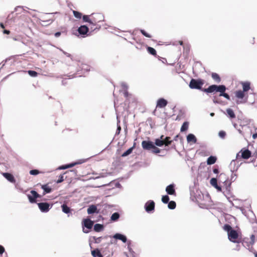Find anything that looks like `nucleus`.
I'll return each instance as SVG.
<instances>
[{"label": "nucleus", "instance_id": "1", "mask_svg": "<svg viewBox=\"0 0 257 257\" xmlns=\"http://www.w3.org/2000/svg\"><path fill=\"white\" fill-rule=\"evenodd\" d=\"M204 84V80L201 79H195L192 78L189 83V87L191 89H199L202 90V87Z\"/></svg>", "mask_w": 257, "mask_h": 257}, {"label": "nucleus", "instance_id": "2", "mask_svg": "<svg viewBox=\"0 0 257 257\" xmlns=\"http://www.w3.org/2000/svg\"><path fill=\"white\" fill-rule=\"evenodd\" d=\"M219 182L224 184L225 186L226 189L228 190L231 185L230 181L227 178L226 175L224 173H221L218 176Z\"/></svg>", "mask_w": 257, "mask_h": 257}, {"label": "nucleus", "instance_id": "3", "mask_svg": "<svg viewBox=\"0 0 257 257\" xmlns=\"http://www.w3.org/2000/svg\"><path fill=\"white\" fill-rule=\"evenodd\" d=\"M104 17L100 13L93 14L91 15V24L95 26L98 23L103 21Z\"/></svg>", "mask_w": 257, "mask_h": 257}, {"label": "nucleus", "instance_id": "4", "mask_svg": "<svg viewBox=\"0 0 257 257\" xmlns=\"http://www.w3.org/2000/svg\"><path fill=\"white\" fill-rule=\"evenodd\" d=\"M228 239L232 242H234V243L239 242V241H238L237 240V239L238 238V234L237 232L234 229H233L232 230L230 231V232H228Z\"/></svg>", "mask_w": 257, "mask_h": 257}, {"label": "nucleus", "instance_id": "5", "mask_svg": "<svg viewBox=\"0 0 257 257\" xmlns=\"http://www.w3.org/2000/svg\"><path fill=\"white\" fill-rule=\"evenodd\" d=\"M27 196L29 201L32 203H36V199L41 197V196L34 190L31 191L30 194Z\"/></svg>", "mask_w": 257, "mask_h": 257}, {"label": "nucleus", "instance_id": "6", "mask_svg": "<svg viewBox=\"0 0 257 257\" xmlns=\"http://www.w3.org/2000/svg\"><path fill=\"white\" fill-rule=\"evenodd\" d=\"M241 154V157L244 159H248L251 156V152L248 149H242L238 154H237L236 158H238L239 156V154Z\"/></svg>", "mask_w": 257, "mask_h": 257}, {"label": "nucleus", "instance_id": "7", "mask_svg": "<svg viewBox=\"0 0 257 257\" xmlns=\"http://www.w3.org/2000/svg\"><path fill=\"white\" fill-rule=\"evenodd\" d=\"M38 207L40 210L43 212H47L50 209V204L46 202H42L38 203Z\"/></svg>", "mask_w": 257, "mask_h": 257}, {"label": "nucleus", "instance_id": "8", "mask_svg": "<svg viewBox=\"0 0 257 257\" xmlns=\"http://www.w3.org/2000/svg\"><path fill=\"white\" fill-rule=\"evenodd\" d=\"M145 207L147 212L154 210L155 208V202L152 200H149L146 203Z\"/></svg>", "mask_w": 257, "mask_h": 257}, {"label": "nucleus", "instance_id": "9", "mask_svg": "<svg viewBox=\"0 0 257 257\" xmlns=\"http://www.w3.org/2000/svg\"><path fill=\"white\" fill-rule=\"evenodd\" d=\"M154 144L152 142L143 141L142 143V146L144 150H151Z\"/></svg>", "mask_w": 257, "mask_h": 257}, {"label": "nucleus", "instance_id": "10", "mask_svg": "<svg viewBox=\"0 0 257 257\" xmlns=\"http://www.w3.org/2000/svg\"><path fill=\"white\" fill-rule=\"evenodd\" d=\"M168 104L167 101L164 98H161L158 100L156 107L164 108Z\"/></svg>", "mask_w": 257, "mask_h": 257}, {"label": "nucleus", "instance_id": "11", "mask_svg": "<svg viewBox=\"0 0 257 257\" xmlns=\"http://www.w3.org/2000/svg\"><path fill=\"white\" fill-rule=\"evenodd\" d=\"M210 183L218 191L221 192L222 191L221 187L217 184V180L216 178H213L211 179Z\"/></svg>", "mask_w": 257, "mask_h": 257}, {"label": "nucleus", "instance_id": "12", "mask_svg": "<svg viewBox=\"0 0 257 257\" xmlns=\"http://www.w3.org/2000/svg\"><path fill=\"white\" fill-rule=\"evenodd\" d=\"M2 174L3 176L10 182L13 183H15L16 182V180L12 174L9 173H3Z\"/></svg>", "mask_w": 257, "mask_h": 257}, {"label": "nucleus", "instance_id": "13", "mask_svg": "<svg viewBox=\"0 0 257 257\" xmlns=\"http://www.w3.org/2000/svg\"><path fill=\"white\" fill-rule=\"evenodd\" d=\"M88 31V28L85 25L81 26L78 29V32L80 35H86Z\"/></svg>", "mask_w": 257, "mask_h": 257}, {"label": "nucleus", "instance_id": "14", "mask_svg": "<svg viewBox=\"0 0 257 257\" xmlns=\"http://www.w3.org/2000/svg\"><path fill=\"white\" fill-rule=\"evenodd\" d=\"M93 225V222L90 219H84L83 220V225L88 229H91Z\"/></svg>", "mask_w": 257, "mask_h": 257}, {"label": "nucleus", "instance_id": "15", "mask_svg": "<svg viewBox=\"0 0 257 257\" xmlns=\"http://www.w3.org/2000/svg\"><path fill=\"white\" fill-rule=\"evenodd\" d=\"M39 184H38L37 185L38 186ZM41 187L42 189L44 190V192L43 193V195H45L47 193H50L52 191V189L48 186V184L45 185H41Z\"/></svg>", "mask_w": 257, "mask_h": 257}, {"label": "nucleus", "instance_id": "16", "mask_svg": "<svg viewBox=\"0 0 257 257\" xmlns=\"http://www.w3.org/2000/svg\"><path fill=\"white\" fill-rule=\"evenodd\" d=\"M166 191L167 193L169 195L175 194V190L174 189V186L173 184L169 185L166 187Z\"/></svg>", "mask_w": 257, "mask_h": 257}, {"label": "nucleus", "instance_id": "17", "mask_svg": "<svg viewBox=\"0 0 257 257\" xmlns=\"http://www.w3.org/2000/svg\"><path fill=\"white\" fill-rule=\"evenodd\" d=\"M113 237L117 239L121 240L123 242L125 243L126 242L127 239L125 236L119 234V233H116L114 236Z\"/></svg>", "mask_w": 257, "mask_h": 257}, {"label": "nucleus", "instance_id": "18", "mask_svg": "<svg viewBox=\"0 0 257 257\" xmlns=\"http://www.w3.org/2000/svg\"><path fill=\"white\" fill-rule=\"evenodd\" d=\"M202 91L205 92L206 93H212L214 91H216L215 85H212L209 86V87H208L207 88H204L202 89Z\"/></svg>", "mask_w": 257, "mask_h": 257}, {"label": "nucleus", "instance_id": "19", "mask_svg": "<svg viewBox=\"0 0 257 257\" xmlns=\"http://www.w3.org/2000/svg\"><path fill=\"white\" fill-rule=\"evenodd\" d=\"M187 141L188 143L193 142L195 143L197 142V139L194 135L190 134L187 136Z\"/></svg>", "mask_w": 257, "mask_h": 257}, {"label": "nucleus", "instance_id": "20", "mask_svg": "<svg viewBox=\"0 0 257 257\" xmlns=\"http://www.w3.org/2000/svg\"><path fill=\"white\" fill-rule=\"evenodd\" d=\"M216 92H219L220 93L224 92L226 90V87L223 85H215Z\"/></svg>", "mask_w": 257, "mask_h": 257}, {"label": "nucleus", "instance_id": "21", "mask_svg": "<svg viewBox=\"0 0 257 257\" xmlns=\"http://www.w3.org/2000/svg\"><path fill=\"white\" fill-rule=\"evenodd\" d=\"M235 96L238 99H242L244 97V92L242 90H238L235 92Z\"/></svg>", "mask_w": 257, "mask_h": 257}, {"label": "nucleus", "instance_id": "22", "mask_svg": "<svg viewBox=\"0 0 257 257\" xmlns=\"http://www.w3.org/2000/svg\"><path fill=\"white\" fill-rule=\"evenodd\" d=\"M226 113L228 116L231 118H234L235 117V114L233 111V110L231 108H227L226 109Z\"/></svg>", "mask_w": 257, "mask_h": 257}, {"label": "nucleus", "instance_id": "23", "mask_svg": "<svg viewBox=\"0 0 257 257\" xmlns=\"http://www.w3.org/2000/svg\"><path fill=\"white\" fill-rule=\"evenodd\" d=\"M91 254L93 257H102V255L98 249H96L91 251Z\"/></svg>", "mask_w": 257, "mask_h": 257}, {"label": "nucleus", "instance_id": "24", "mask_svg": "<svg viewBox=\"0 0 257 257\" xmlns=\"http://www.w3.org/2000/svg\"><path fill=\"white\" fill-rule=\"evenodd\" d=\"M97 210V208L95 205H91L87 209V213L89 214L95 212Z\"/></svg>", "mask_w": 257, "mask_h": 257}, {"label": "nucleus", "instance_id": "25", "mask_svg": "<svg viewBox=\"0 0 257 257\" xmlns=\"http://www.w3.org/2000/svg\"><path fill=\"white\" fill-rule=\"evenodd\" d=\"M211 77L217 83H219L221 81V79L219 75L216 73H212Z\"/></svg>", "mask_w": 257, "mask_h": 257}, {"label": "nucleus", "instance_id": "26", "mask_svg": "<svg viewBox=\"0 0 257 257\" xmlns=\"http://www.w3.org/2000/svg\"><path fill=\"white\" fill-rule=\"evenodd\" d=\"M216 158L213 156L209 157L207 160V163L208 165H212L216 162Z\"/></svg>", "mask_w": 257, "mask_h": 257}, {"label": "nucleus", "instance_id": "27", "mask_svg": "<svg viewBox=\"0 0 257 257\" xmlns=\"http://www.w3.org/2000/svg\"><path fill=\"white\" fill-rule=\"evenodd\" d=\"M63 212L68 214L70 212V208L66 204H63L61 206Z\"/></svg>", "mask_w": 257, "mask_h": 257}, {"label": "nucleus", "instance_id": "28", "mask_svg": "<svg viewBox=\"0 0 257 257\" xmlns=\"http://www.w3.org/2000/svg\"><path fill=\"white\" fill-rule=\"evenodd\" d=\"M243 92H246L250 89V84L248 82H244L242 83Z\"/></svg>", "mask_w": 257, "mask_h": 257}, {"label": "nucleus", "instance_id": "29", "mask_svg": "<svg viewBox=\"0 0 257 257\" xmlns=\"http://www.w3.org/2000/svg\"><path fill=\"white\" fill-rule=\"evenodd\" d=\"M147 49L148 52L150 54H152V55H153L154 56H157V54L156 51L153 48L151 47H148Z\"/></svg>", "mask_w": 257, "mask_h": 257}, {"label": "nucleus", "instance_id": "30", "mask_svg": "<svg viewBox=\"0 0 257 257\" xmlns=\"http://www.w3.org/2000/svg\"><path fill=\"white\" fill-rule=\"evenodd\" d=\"M135 144H134V145L133 147L128 149L126 151H125V152H124L122 155H121V156L124 157H125V156H128V155H130V154L132 153L134 148H135Z\"/></svg>", "mask_w": 257, "mask_h": 257}, {"label": "nucleus", "instance_id": "31", "mask_svg": "<svg viewBox=\"0 0 257 257\" xmlns=\"http://www.w3.org/2000/svg\"><path fill=\"white\" fill-rule=\"evenodd\" d=\"M188 126H189L188 122H187V121L184 122L183 123V124L181 127V132H185V131H187L188 128Z\"/></svg>", "mask_w": 257, "mask_h": 257}, {"label": "nucleus", "instance_id": "32", "mask_svg": "<svg viewBox=\"0 0 257 257\" xmlns=\"http://www.w3.org/2000/svg\"><path fill=\"white\" fill-rule=\"evenodd\" d=\"M103 228V226L100 224H96L94 226V230L96 232H99L102 230Z\"/></svg>", "mask_w": 257, "mask_h": 257}, {"label": "nucleus", "instance_id": "33", "mask_svg": "<svg viewBox=\"0 0 257 257\" xmlns=\"http://www.w3.org/2000/svg\"><path fill=\"white\" fill-rule=\"evenodd\" d=\"M83 20L84 22H88L91 24V15H84L83 16Z\"/></svg>", "mask_w": 257, "mask_h": 257}, {"label": "nucleus", "instance_id": "34", "mask_svg": "<svg viewBox=\"0 0 257 257\" xmlns=\"http://www.w3.org/2000/svg\"><path fill=\"white\" fill-rule=\"evenodd\" d=\"M155 144L157 146L161 147L164 145V141L159 139H157L155 140Z\"/></svg>", "mask_w": 257, "mask_h": 257}, {"label": "nucleus", "instance_id": "35", "mask_svg": "<svg viewBox=\"0 0 257 257\" xmlns=\"http://www.w3.org/2000/svg\"><path fill=\"white\" fill-rule=\"evenodd\" d=\"M168 206L169 209H174L176 208V204L175 201H171L170 202H168Z\"/></svg>", "mask_w": 257, "mask_h": 257}, {"label": "nucleus", "instance_id": "36", "mask_svg": "<svg viewBox=\"0 0 257 257\" xmlns=\"http://www.w3.org/2000/svg\"><path fill=\"white\" fill-rule=\"evenodd\" d=\"M163 141H164V145L166 146H168L172 142V141L170 140V137H166L165 139L163 140Z\"/></svg>", "mask_w": 257, "mask_h": 257}, {"label": "nucleus", "instance_id": "37", "mask_svg": "<svg viewBox=\"0 0 257 257\" xmlns=\"http://www.w3.org/2000/svg\"><path fill=\"white\" fill-rule=\"evenodd\" d=\"M119 217V214L117 212H115L112 214L111 216V219L113 221H116L118 219Z\"/></svg>", "mask_w": 257, "mask_h": 257}, {"label": "nucleus", "instance_id": "38", "mask_svg": "<svg viewBox=\"0 0 257 257\" xmlns=\"http://www.w3.org/2000/svg\"><path fill=\"white\" fill-rule=\"evenodd\" d=\"M152 152L154 154H158L160 153V149L158 147H156L154 145H153V147L151 149Z\"/></svg>", "mask_w": 257, "mask_h": 257}, {"label": "nucleus", "instance_id": "39", "mask_svg": "<svg viewBox=\"0 0 257 257\" xmlns=\"http://www.w3.org/2000/svg\"><path fill=\"white\" fill-rule=\"evenodd\" d=\"M223 229L224 230L226 231L227 232V233L228 234V232H230L231 230L233 229H232L231 226L229 224H225L223 226Z\"/></svg>", "mask_w": 257, "mask_h": 257}, {"label": "nucleus", "instance_id": "40", "mask_svg": "<svg viewBox=\"0 0 257 257\" xmlns=\"http://www.w3.org/2000/svg\"><path fill=\"white\" fill-rule=\"evenodd\" d=\"M29 75H30L32 77H37L38 76V73L35 71L33 70H28L27 71Z\"/></svg>", "mask_w": 257, "mask_h": 257}, {"label": "nucleus", "instance_id": "41", "mask_svg": "<svg viewBox=\"0 0 257 257\" xmlns=\"http://www.w3.org/2000/svg\"><path fill=\"white\" fill-rule=\"evenodd\" d=\"M73 13L75 18L77 19H80L81 18L82 14L81 13L76 11H73Z\"/></svg>", "mask_w": 257, "mask_h": 257}, {"label": "nucleus", "instance_id": "42", "mask_svg": "<svg viewBox=\"0 0 257 257\" xmlns=\"http://www.w3.org/2000/svg\"><path fill=\"white\" fill-rule=\"evenodd\" d=\"M162 201L164 203H168L169 201V197L168 195L163 196Z\"/></svg>", "mask_w": 257, "mask_h": 257}, {"label": "nucleus", "instance_id": "43", "mask_svg": "<svg viewBox=\"0 0 257 257\" xmlns=\"http://www.w3.org/2000/svg\"><path fill=\"white\" fill-rule=\"evenodd\" d=\"M75 164H76V163H72V164H70L69 165H67L65 166H62L60 167V169H67L69 168H71V167H73Z\"/></svg>", "mask_w": 257, "mask_h": 257}, {"label": "nucleus", "instance_id": "44", "mask_svg": "<svg viewBox=\"0 0 257 257\" xmlns=\"http://www.w3.org/2000/svg\"><path fill=\"white\" fill-rule=\"evenodd\" d=\"M141 33L145 37L147 38H151L152 36L147 33L144 30H140Z\"/></svg>", "mask_w": 257, "mask_h": 257}, {"label": "nucleus", "instance_id": "45", "mask_svg": "<svg viewBox=\"0 0 257 257\" xmlns=\"http://www.w3.org/2000/svg\"><path fill=\"white\" fill-rule=\"evenodd\" d=\"M40 173L38 170H32L30 171V174L32 175H36Z\"/></svg>", "mask_w": 257, "mask_h": 257}, {"label": "nucleus", "instance_id": "46", "mask_svg": "<svg viewBox=\"0 0 257 257\" xmlns=\"http://www.w3.org/2000/svg\"><path fill=\"white\" fill-rule=\"evenodd\" d=\"M102 238V237H96L95 236L93 237L94 242L96 243H100L101 241Z\"/></svg>", "mask_w": 257, "mask_h": 257}, {"label": "nucleus", "instance_id": "47", "mask_svg": "<svg viewBox=\"0 0 257 257\" xmlns=\"http://www.w3.org/2000/svg\"><path fill=\"white\" fill-rule=\"evenodd\" d=\"M219 96H223L225 98H226L227 99L230 100V96H229V95L228 94L225 93V92H223L222 93H220Z\"/></svg>", "mask_w": 257, "mask_h": 257}, {"label": "nucleus", "instance_id": "48", "mask_svg": "<svg viewBox=\"0 0 257 257\" xmlns=\"http://www.w3.org/2000/svg\"><path fill=\"white\" fill-rule=\"evenodd\" d=\"M64 181V176H63V174H61L59 176V179L58 180L56 181V182L57 183H61L62 182H63Z\"/></svg>", "mask_w": 257, "mask_h": 257}, {"label": "nucleus", "instance_id": "49", "mask_svg": "<svg viewBox=\"0 0 257 257\" xmlns=\"http://www.w3.org/2000/svg\"><path fill=\"white\" fill-rule=\"evenodd\" d=\"M219 136L221 138H224L226 136V133L224 131H220L219 133Z\"/></svg>", "mask_w": 257, "mask_h": 257}, {"label": "nucleus", "instance_id": "50", "mask_svg": "<svg viewBox=\"0 0 257 257\" xmlns=\"http://www.w3.org/2000/svg\"><path fill=\"white\" fill-rule=\"evenodd\" d=\"M255 242V236L253 234H252L250 236V243L251 244H253Z\"/></svg>", "mask_w": 257, "mask_h": 257}, {"label": "nucleus", "instance_id": "51", "mask_svg": "<svg viewBox=\"0 0 257 257\" xmlns=\"http://www.w3.org/2000/svg\"><path fill=\"white\" fill-rule=\"evenodd\" d=\"M5 251V248L0 245V254H2Z\"/></svg>", "mask_w": 257, "mask_h": 257}, {"label": "nucleus", "instance_id": "52", "mask_svg": "<svg viewBox=\"0 0 257 257\" xmlns=\"http://www.w3.org/2000/svg\"><path fill=\"white\" fill-rule=\"evenodd\" d=\"M3 33H4V34L9 35L10 34V31L9 30H4L3 31Z\"/></svg>", "mask_w": 257, "mask_h": 257}, {"label": "nucleus", "instance_id": "53", "mask_svg": "<svg viewBox=\"0 0 257 257\" xmlns=\"http://www.w3.org/2000/svg\"><path fill=\"white\" fill-rule=\"evenodd\" d=\"M213 172L215 174H218V172H219L217 168H214L213 170Z\"/></svg>", "mask_w": 257, "mask_h": 257}, {"label": "nucleus", "instance_id": "54", "mask_svg": "<svg viewBox=\"0 0 257 257\" xmlns=\"http://www.w3.org/2000/svg\"><path fill=\"white\" fill-rule=\"evenodd\" d=\"M61 35V32H56L55 34V36L56 37H59Z\"/></svg>", "mask_w": 257, "mask_h": 257}, {"label": "nucleus", "instance_id": "55", "mask_svg": "<svg viewBox=\"0 0 257 257\" xmlns=\"http://www.w3.org/2000/svg\"><path fill=\"white\" fill-rule=\"evenodd\" d=\"M213 102H214V103H219V101L217 100V98L216 97H215L214 98V99H213Z\"/></svg>", "mask_w": 257, "mask_h": 257}, {"label": "nucleus", "instance_id": "56", "mask_svg": "<svg viewBox=\"0 0 257 257\" xmlns=\"http://www.w3.org/2000/svg\"><path fill=\"white\" fill-rule=\"evenodd\" d=\"M121 130V127L120 125L118 126L117 127V131H118V134L119 133V132Z\"/></svg>", "mask_w": 257, "mask_h": 257}, {"label": "nucleus", "instance_id": "57", "mask_svg": "<svg viewBox=\"0 0 257 257\" xmlns=\"http://www.w3.org/2000/svg\"><path fill=\"white\" fill-rule=\"evenodd\" d=\"M0 27L3 28V29H4L5 28V26L4 25V24L2 23H0Z\"/></svg>", "mask_w": 257, "mask_h": 257}, {"label": "nucleus", "instance_id": "58", "mask_svg": "<svg viewBox=\"0 0 257 257\" xmlns=\"http://www.w3.org/2000/svg\"><path fill=\"white\" fill-rule=\"evenodd\" d=\"M178 137H179V135L176 136L174 139V140L175 141H177V139H178Z\"/></svg>", "mask_w": 257, "mask_h": 257}, {"label": "nucleus", "instance_id": "59", "mask_svg": "<svg viewBox=\"0 0 257 257\" xmlns=\"http://www.w3.org/2000/svg\"><path fill=\"white\" fill-rule=\"evenodd\" d=\"M179 43L180 45H183V42L182 41H179Z\"/></svg>", "mask_w": 257, "mask_h": 257}, {"label": "nucleus", "instance_id": "60", "mask_svg": "<svg viewBox=\"0 0 257 257\" xmlns=\"http://www.w3.org/2000/svg\"><path fill=\"white\" fill-rule=\"evenodd\" d=\"M124 94V96L125 97H127V96H128V92L127 91H125Z\"/></svg>", "mask_w": 257, "mask_h": 257}, {"label": "nucleus", "instance_id": "61", "mask_svg": "<svg viewBox=\"0 0 257 257\" xmlns=\"http://www.w3.org/2000/svg\"><path fill=\"white\" fill-rule=\"evenodd\" d=\"M163 137H164V136H163V135L161 136V138H160V139H161L160 140H163Z\"/></svg>", "mask_w": 257, "mask_h": 257}, {"label": "nucleus", "instance_id": "62", "mask_svg": "<svg viewBox=\"0 0 257 257\" xmlns=\"http://www.w3.org/2000/svg\"><path fill=\"white\" fill-rule=\"evenodd\" d=\"M210 115H211V116H214V113H213V112H212V113H210Z\"/></svg>", "mask_w": 257, "mask_h": 257}, {"label": "nucleus", "instance_id": "63", "mask_svg": "<svg viewBox=\"0 0 257 257\" xmlns=\"http://www.w3.org/2000/svg\"><path fill=\"white\" fill-rule=\"evenodd\" d=\"M255 257H257V252H255L254 253Z\"/></svg>", "mask_w": 257, "mask_h": 257}, {"label": "nucleus", "instance_id": "64", "mask_svg": "<svg viewBox=\"0 0 257 257\" xmlns=\"http://www.w3.org/2000/svg\"><path fill=\"white\" fill-rule=\"evenodd\" d=\"M83 232H84V233H87V232H88V231H84V230H83Z\"/></svg>", "mask_w": 257, "mask_h": 257}]
</instances>
